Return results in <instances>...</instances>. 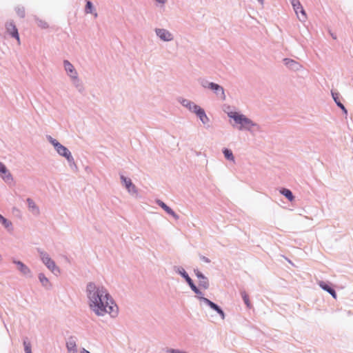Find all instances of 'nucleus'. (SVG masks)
I'll return each mask as SVG.
<instances>
[{"instance_id":"26","label":"nucleus","mask_w":353,"mask_h":353,"mask_svg":"<svg viewBox=\"0 0 353 353\" xmlns=\"http://www.w3.org/2000/svg\"><path fill=\"white\" fill-rule=\"evenodd\" d=\"M39 278L43 285L47 287L49 285V281L44 274H40Z\"/></svg>"},{"instance_id":"28","label":"nucleus","mask_w":353,"mask_h":353,"mask_svg":"<svg viewBox=\"0 0 353 353\" xmlns=\"http://www.w3.org/2000/svg\"><path fill=\"white\" fill-rule=\"evenodd\" d=\"M93 6L92 3L90 1H88L85 6V12L86 13H92Z\"/></svg>"},{"instance_id":"13","label":"nucleus","mask_w":353,"mask_h":353,"mask_svg":"<svg viewBox=\"0 0 353 353\" xmlns=\"http://www.w3.org/2000/svg\"><path fill=\"white\" fill-rule=\"evenodd\" d=\"M0 173L1 174V176L6 181H10L12 180V176L6 166L0 163Z\"/></svg>"},{"instance_id":"29","label":"nucleus","mask_w":353,"mask_h":353,"mask_svg":"<svg viewBox=\"0 0 353 353\" xmlns=\"http://www.w3.org/2000/svg\"><path fill=\"white\" fill-rule=\"evenodd\" d=\"M284 62L287 65H289L291 68H294V65H297V63L292 59H284Z\"/></svg>"},{"instance_id":"36","label":"nucleus","mask_w":353,"mask_h":353,"mask_svg":"<svg viewBox=\"0 0 353 353\" xmlns=\"http://www.w3.org/2000/svg\"><path fill=\"white\" fill-rule=\"evenodd\" d=\"M157 2L164 4L167 0H156Z\"/></svg>"},{"instance_id":"6","label":"nucleus","mask_w":353,"mask_h":353,"mask_svg":"<svg viewBox=\"0 0 353 353\" xmlns=\"http://www.w3.org/2000/svg\"><path fill=\"white\" fill-rule=\"evenodd\" d=\"M156 33L163 41H169L173 39L172 34L165 29H157Z\"/></svg>"},{"instance_id":"2","label":"nucleus","mask_w":353,"mask_h":353,"mask_svg":"<svg viewBox=\"0 0 353 353\" xmlns=\"http://www.w3.org/2000/svg\"><path fill=\"white\" fill-rule=\"evenodd\" d=\"M228 116L234 119L236 123L241 125L240 129L243 128L250 129L254 125L252 121L243 114H239L236 112H232L228 114Z\"/></svg>"},{"instance_id":"38","label":"nucleus","mask_w":353,"mask_h":353,"mask_svg":"<svg viewBox=\"0 0 353 353\" xmlns=\"http://www.w3.org/2000/svg\"><path fill=\"white\" fill-rule=\"evenodd\" d=\"M203 260L206 262H209V260L205 257H203Z\"/></svg>"},{"instance_id":"40","label":"nucleus","mask_w":353,"mask_h":353,"mask_svg":"<svg viewBox=\"0 0 353 353\" xmlns=\"http://www.w3.org/2000/svg\"><path fill=\"white\" fill-rule=\"evenodd\" d=\"M94 17H97V13H94Z\"/></svg>"},{"instance_id":"34","label":"nucleus","mask_w":353,"mask_h":353,"mask_svg":"<svg viewBox=\"0 0 353 353\" xmlns=\"http://www.w3.org/2000/svg\"><path fill=\"white\" fill-rule=\"evenodd\" d=\"M332 97H333L334 101L335 102L338 101L339 94L338 93L332 92Z\"/></svg>"},{"instance_id":"32","label":"nucleus","mask_w":353,"mask_h":353,"mask_svg":"<svg viewBox=\"0 0 353 353\" xmlns=\"http://www.w3.org/2000/svg\"><path fill=\"white\" fill-rule=\"evenodd\" d=\"M336 103L337 105L340 107L345 113L347 112V110H345L344 105L339 101H336Z\"/></svg>"},{"instance_id":"23","label":"nucleus","mask_w":353,"mask_h":353,"mask_svg":"<svg viewBox=\"0 0 353 353\" xmlns=\"http://www.w3.org/2000/svg\"><path fill=\"white\" fill-rule=\"evenodd\" d=\"M182 104L187 107L190 111H192L194 112V106H198L197 105L194 104V103L188 101V100H183L182 101Z\"/></svg>"},{"instance_id":"12","label":"nucleus","mask_w":353,"mask_h":353,"mask_svg":"<svg viewBox=\"0 0 353 353\" xmlns=\"http://www.w3.org/2000/svg\"><path fill=\"white\" fill-rule=\"evenodd\" d=\"M121 180L124 183L125 188L130 192L137 193V189L134 185L132 184L130 179H127L123 176H121Z\"/></svg>"},{"instance_id":"17","label":"nucleus","mask_w":353,"mask_h":353,"mask_svg":"<svg viewBox=\"0 0 353 353\" xmlns=\"http://www.w3.org/2000/svg\"><path fill=\"white\" fill-rule=\"evenodd\" d=\"M183 277L185 279L186 281L189 284L191 289L196 293V294H200L201 292L196 287V285L192 282V279L189 277V276L185 273H183Z\"/></svg>"},{"instance_id":"33","label":"nucleus","mask_w":353,"mask_h":353,"mask_svg":"<svg viewBox=\"0 0 353 353\" xmlns=\"http://www.w3.org/2000/svg\"><path fill=\"white\" fill-rule=\"evenodd\" d=\"M50 142L52 143V144L54 146L55 149L58 147L57 145H60L61 143H59L57 140L55 139H51Z\"/></svg>"},{"instance_id":"37","label":"nucleus","mask_w":353,"mask_h":353,"mask_svg":"<svg viewBox=\"0 0 353 353\" xmlns=\"http://www.w3.org/2000/svg\"><path fill=\"white\" fill-rule=\"evenodd\" d=\"M82 353H90V352L85 349H83Z\"/></svg>"},{"instance_id":"21","label":"nucleus","mask_w":353,"mask_h":353,"mask_svg":"<svg viewBox=\"0 0 353 353\" xmlns=\"http://www.w3.org/2000/svg\"><path fill=\"white\" fill-rule=\"evenodd\" d=\"M280 192L284 195L289 201H292L294 200V196L290 190L283 188L280 190Z\"/></svg>"},{"instance_id":"27","label":"nucleus","mask_w":353,"mask_h":353,"mask_svg":"<svg viewBox=\"0 0 353 353\" xmlns=\"http://www.w3.org/2000/svg\"><path fill=\"white\" fill-rule=\"evenodd\" d=\"M37 25L39 27L41 28H47L48 27V25L46 21H43L41 19H37Z\"/></svg>"},{"instance_id":"35","label":"nucleus","mask_w":353,"mask_h":353,"mask_svg":"<svg viewBox=\"0 0 353 353\" xmlns=\"http://www.w3.org/2000/svg\"><path fill=\"white\" fill-rule=\"evenodd\" d=\"M196 276L199 279H205V277L202 275V274L201 272H199V271H197V272L196 273Z\"/></svg>"},{"instance_id":"11","label":"nucleus","mask_w":353,"mask_h":353,"mask_svg":"<svg viewBox=\"0 0 353 353\" xmlns=\"http://www.w3.org/2000/svg\"><path fill=\"white\" fill-rule=\"evenodd\" d=\"M57 145L56 150L60 155L65 157L68 161L72 159L70 152L65 146L61 144Z\"/></svg>"},{"instance_id":"24","label":"nucleus","mask_w":353,"mask_h":353,"mask_svg":"<svg viewBox=\"0 0 353 353\" xmlns=\"http://www.w3.org/2000/svg\"><path fill=\"white\" fill-rule=\"evenodd\" d=\"M223 154L226 159L234 161V156L231 150L228 149H224Z\"/></svg>"},{"instance_id":"16","label":"nucleus","mask_w":353,"mask_h":353,"mask_svg":"<svg viewBox=\"0 0 353 353\" xmlns=\"http://www.w3.org/2000/svg\"><path fill=\"white\" fill-rule=\"evenodd\" d=\"M157 203L169 214L174 216L175 219H178L179 216L175 214V212L169 208L167 205H165L163 201H158Z\"/></svg>"},{"instance_id":"20","label":"nucleus","mask_w":353,"mask_h":353,"mask_svg":"<svg viewBox=\"0 0 353 353\" xmlns=\"http://www.w3.org/2000/svg\"><path fill=\"white\" fill-rule=\"evenodd\" d=\"M66 346H67V348H68V350L70 352H77V345H76V342L73 340V339H70L67 343H66Z\"/></svg>"},{"instance_id":"7","label":"nucleus","mask_w":353,"mask_h":353,"mask_svg":"<svg viewBox=\"0 0 353 353\" xmlns=\"http://www.w3.org/2000/svg\"><path fill=\"white\" fill-rule=\"evenodd\" d=\"M194 112L199 117L203 123H207L209 121L205 111L199 106H194Z\"/></svg>"},{"instance_id":"4","label":"nucleus","mask_w":353,"mask_h":353,"mask_svg":"<svg viewBox=\"0 0 353 353\" xmlns=\"http://www.w3.org/2000/svg\"><path fill=\"white\" fill-rule=\"evenodd\" d=\"M292 4L299 19L302 21L305 20L306 14L300 2L298 0H292Z\"/></svg>"},{"instance_id":"30","label":"nucleus","mask_w":353,"mask_h":353,"mask_svg":"<svg viewBox=\"0 0 353 353\" xmlns=\"http://www.w3.org/2000/svg\"><path fill=\"white\" fill-rule=\"evenodd\" d=\"M26 353H32L30 343L26 341L23 342Z\"/></svg>"},{"instance_id":"22","label":"nucleus","mask_w":353,"mask_h":353,"mask_svg":"<svg viewBox=\"0 0 353 353\" xmlns=\"http://www.w3.org/2000/svg\"><path fill=\"white\" fill-rule=\"evenodd\" d=\"M241 294L242 299H243L244 303H245V305H247V307L250 308L252 307V304L250 303L248 294L245 291L241 292Z\"/></svg>"},{"instance_id":"9","label":"nucleus","mask_w":353,"mask_h":353,"mask_svg":"<svg viewBox=\"0 0 353 353\" xmlns=\"http://www.w3.org/2000/svg\"><path fill=\"white\" fill-rule=\"evenodd\" d=\"M201 299L208 304L212 309L216 310L221 316L222 319H225V314L223 311L214 303L206 298H201Z\"/></svg>"},{"instance_id":"15","label":"nucleus","mask_w":353,"mask_h":353,"mask_svg":"<svg viewBox=\"0 0 353 353\" xmlns=\"http://www.w3.org/2000/svg\"><path fill=\"white\" fill-rule=\"evenodd\" d=\"M320 287L323 289L324 290L327 291L328 293H330L332 296L333 298L336 299V292L334 291V290H333L332 288H331L328 285H327L325 282L323 281H320L319 283Z\"/></svg>"},{"instance_id":"25","label":"nucleus","mask_w":353,"mask_h":353,"mask_svg":"<svg viewBox=\"0 0 353 353\" xmlns=\"http://www.w3.org/2000/svg\"><path fill=\"white\" fill-rule=\"evenodd\" d=\"M0 221L6 228H10L12 225V223L5 219L2 215L0 214Z\"/></svg>"},{"instance_id":"18","label":"nucleus","mask_w":353,"mask_h":353,"mask_svg":"<svg viewBox=\"0 0 353 353\" xmlns=\"http://www.w3.org/2000/svg\"><path fill=\"white\" fill-rule=\"evenodd\" d=\"M27 202H28V207H29L30 210H31V211L34 214H39V208L37 206V205L33 201V200H32L31 199H28Z\"/></svg>"},{"instance_id":"39","label":"nucleus","mask_w":353,"mask_h":353,"mask_svg":"<svg viewBox=\"0 0 353 353\" xmlns=\"http://www.w3.org/2000/svg\"><path fill=\"white\" fill-rule=\"evenodd\" d=\"M259 1H260L261 3H263V0H258Z\"/></svg>"},{"instance_id":"31","label":"nucleus","mask_w":353,"mask_h":353,"mask_svg":"<svg viewBox=\"0 0 353 353\" xmlns=\"http://www.w3.org/2000/svg\"><path fill=\"white\" fill-rule=\"evenodd\" d=\"M203 281H200V285L203 286L204 288H208V283L207 279L205 278V279H202Z\"/></svg>"},{"instance_id":"5","label":"nucleus","mask_w":353,"mask_h":353,"mask_svg":"<svg viewBox=\"0 0 353 353\" xmlns=\"http://www.w3.org/2000/svg\"><path fill=\"white\" fill-rule=\"evenodd\" d=\"M6 30L7 32L14 38H15L18 42V44H20V38L18 32V30L16 28L15 25L12 22H9L6 24Z\"/></svg>"},{"instance_id":"14","label":"nucleus","mask_w":353,"mask_h":353,"mask_svg":"<svg viewBox=\"0 0 353 353\" xmlns=\"http://www.w3.org/2000/svg\"><path fill=\"white\" fill-rule=\"evenodd\" d=\"M208 87L212 90H214L216 92H220V97L223 100L225 99L223 88L221 87L219 85L214 83H210Z\"/></svg>"},{"instance_id":"3","label":"nucleus","mask_w":353,"mask_h":353,"mask_svg":"<svg viewBox=\"0 0 353 353\" xmlns=\"http://www.w3.org/2000/svg\"><path fill=\"white\" fill-rule=\"evenodd\" d=\"M41 257L43 262L46 264L49 270L52 272H59V269L57 268L54 262L49 257L48 254L43 252H41Z\"/></svg>"},{"instance_id":"19","label":"nucleus","mask_w":353,"mask_h":353,"mask_svg":"<svg viewBox=\"0 0 353 353\" xmlns=\"http://www.w3.org/2000/svg\"><path fill=\"white\" fill-rule=\"evenodd\" d=\"M15 263L17 264L19 270L23 274H28L30 273V269L24 265L21 261H14Z\"/></svg>"},{"instance_id":"8","label":"nucleus","mask_w":353,"mask_h":353,"mask_svg":"<svg viewBox=\"0 0 353 353\" xmlns=\"http://www.w3.org/2000/svg\"><path fill=\"white\" fill-rule=\"evenodd\" d=\"M194 112L199 117L203 123H207L209 121L205 111L199 106H194Z\"/></svg>"},{"instance_id":"10","label":"nucleus","mask_w":353,"mask_h":353,"mask_svg":"<svg viewBox=\"0 0 353 353\" xmlns=\"http://www.w3.org/2000/svg\"><path fill=\"white\" fill-rule=\"evenodd\" d=\"M64 67L68 74L70 75L71 78L74 79H77V72L74 70L73 65L68 61H64Z\"/></svg>"},{"instance_id":"1","label":"nucleus","mask_w":353,"mask_h":353,"mask_svg":"<svg viewBox=\"0 0 353 353\" xmlns=\"http://www.w3.org/2000/svg\"><path fill=\"white\" fill-rule=\"evenodd\" d=\"M87 296L91 310L97 316L106 314L112 317L117 316L119 309L117 304L103 286H98L94 283L87 285Z\"/></svg>"}]
</instances>
